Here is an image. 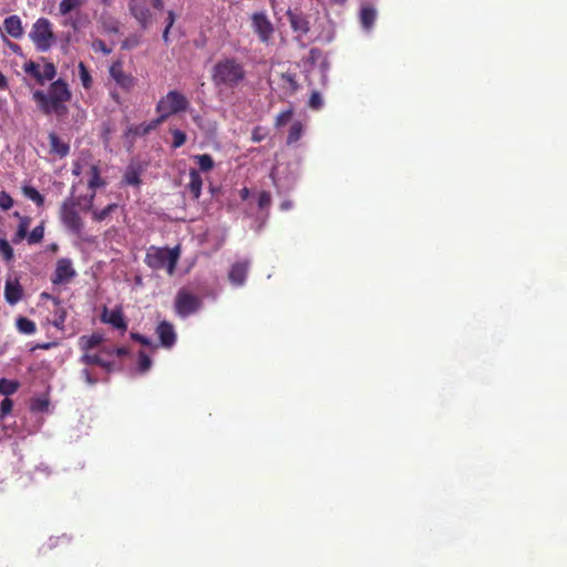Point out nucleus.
I'll use <instances>...</instances> for the list:
<instances>
[{
  "mask_svg": "<svg viewBox=\"0 0 567 567\" xmlns=\"http://www.w3.org/2000/svg\"><path fill=\"white\" fill-rule=\"evenodd\" d=\"M81 377L90 385H93L97 382V380L92 377L91 372L87 369H83L81 371Z\"/></svg>",
  "mask_w": 567,
  "mask_h": 567,
  "instance_id": "nucleus-50",
  "label": "nucleus"
},
{
  "mask_svg": "<svg viewBox=\"0 0 567 567\" xmlns=\"http://www.w3.org/2000/svg\"><path fill=\"white\" fill-rule=\"evenodd\" d=\"M131 338L143 346H151V340L138 332H132Z\"/></svg>",
  "mask_w": 567,
  "mask_h": 567,
  "instance_id": "nucleus-48",
  "label": "nucleus"
},
{
  "mask_svg": "<svg viewBox=\"0 0 567 567\" xmlns=\"http://www.w3.org/2000/svg\"><path fill=\"white\" fill-rule=\"evenodd\" d=\"M74 200H65L60 209V218L62 224L72 233L80 234L83 230V221L75 209Z\"/></svg>",
  "mask_w": 567,
  "mask_h": 567,
  "instance_id": "nucleus-6",
  "label": "nucleus"
},
{
  "mask_svg": "<svg viewBox=\"0 0 567 567\" xmlns=\"http://www.w3.org/2000/svg\"><path fill=\"white\" fill-rule=\"evenodd\" d=\"M287 17L295 32H299L300 34H307L309 32V21L302 13L288 10Z\"/></svg>",
  "mask_w": 567,
  "mask_h": 567,
  "instance_id": "nucleus-16",
  "label": "nucleus"
},
{
  "mask_svg": "<svg viewBox=\"0 0 567 567\" xmlns=\"http://www.w3.org/2000/svg\"><path fill=\"white\" fill-rule=\"evenodd\" d=\"M360 23L364 30H370L377 20V10L371 4H363L360 9Z\"/></svg>",
  "mask_w": 567,
  "mask_h": 567,
  "instance_id": "nucleus-18",
  "label": "nucleus"
},
{
  "mask_svg": "<svg viewBox=\"0 0 567 567\" xmlns=\"http://www.w3.org/2000/svg\"><path fill=\"white\" fill-rule=\"evenodd\" d=\"M158 125L157 118L152 120L148 123H141L137 125H131L124 132L125 137H135V136H144L154 131Z\"/></svg>",
  "mask_w": 567,
  "mask_h": 567,
  "instance_id": "nucleus-14",
  "label": "nucleus"
},
{
  "mask_svg": "<svg viewBox=\"0 0 567 567\" xmlns=\"http://www.w3.org/2000/svg\"><path fill=\"white\" fill-rule=\"evenodd\" d=\"M13 206V199L7 192H0V207L9 210Z\"/></svg>",
  "mask_w": 567,
  "mask_h": 567,
  "instance_id": "nucleus-44",
  "label": "nucleus"
},
{
  "mask_svg": "<svg viewBox=\"0 0 567 567\" xmlns=\"http://www.w3.org/2000/svg\"><path fill=\"white\" fill-rule=\"evenodd\" d=\"M50 249H51L52 251H56V250H58V245H56V244H52V245L50 246Z\"/></svg>",
  "mask_w": 567,
  "mask_h": 567,
  "instance_id": "nucleus-63",
  "label": "nucleus"
},
{
  "mask_svg": "<svg viewBox=\"0 0 567 567\" xmlns=\"http://www.w3.org/2000/svg\"><path fill=\"white\" fill-rule=\"evenodd\" d=\"M55 346H56V342L38 343L33 347V350H37V349L49 350Z\"/></svg>",
  "mask_w": 567,
  "mask_h": 567,
  "instance_id": "nucleus-54",
  "label": "nucleus"
},
{
  "mask_svg": "<svg viewBox=\"0 0 567 567\" xmlns=\"http://www.w3.org/2000/svg\"><path fill=\"white\" fill-rule=\"evenodd\" d=\"M309 106L313 110H319L322 106V97L319 92L315 91L311 93Z\"/></svg>",
  "mask_w": 567,
  "mask_h": 567,
  "instance_id": "nucleus-45",
  "label": "nucleus"
},
{
  "mask_svg": "<svg viewBox=\"0 0 567 567\" xmlns=\"http://www.w3.org/2000/svg\"><path fill=\"white\" fill-rule=\"evenodd\" d=\"M8 45L14 53H20L21 48L19 44L8 41Z\"/></svg>",
  "mask_w": 567,
  "mask_h": 567,
  "instance_id": "nucleus-58",
  "label": "nucleus"
},
{
  "mask_svg": "<svg viewBox=\"0 0 567 567\" xmlns=\"http://www.w3.org/2000/svg\"><path fill=\"white\" fill-rule=\"evenodd\" d=\"M71 96L69 85L61 79L51 83L48 94L39 90L33 93V100L41 112L45 115L55 114L58 117H64L68 114L65 103L71 100Z\"/></svg>",
  "mask_w": 567,
  "mask_h": 567,
  "instance_id": "nucleus-2",
  "label": "nucleus"
},
{
  "mask_svg": "<svg viewBox=\"0 0 567 567\" xmlns=\"http://www.w3.org/2000/svg\"><path fill=\"white\" fill-rule=\"evenodd\" d=\"M102 320L104 322L110 323L114 328L123 330V331H125L127 328V324L125 322V319H124L121 310H113L109 315L105 311L102 316Z\"/></svg>",
  "mask_w": 567,
  "mask_h": 567,
  "instance_id": "nucleus-20",
  "label": "nucleus"
},
{
  "mask_svg": "<svg viewBox=\"0 0 567 567\" xmlns=\"http://www.w3.org/2000/svg\"><path fill=\"white\" fill-rule=\"evenodd\" d=\"M102 340L100 334L82 336L80 338V346L82 350L87 351L97 347Z\"/></svg>",
  "mask_w": 567,
  "mask_h": 567,
  "instance_id": "nucleus-24",
  "label": "nucleus"
},
{
  "mask_svg": "<svg viewBox=\"0 0 567 567\" xmlns=\"http://www.w3.org/2000/svg\"><path fill=\"white\" fill-rule=\"evenodd\" d=\"M117 208L116 204H110L105 208L101 210H93V218L96 221H103L105 220L112 212H114Z\"/></svg>",
  "mask_w": 567,
  "mask_h": 567,
  "instance_id": "nucleus-38",
  "label": "nucleus"
},
{
  "mask_svg": "<svg viewBox=\"0 0 567 567\" xmlns=\"http://www.w3.org/2000/svg\"><path fill=\"white\" fill-rule=\"evenodd\" d=\"M203 179L198 171L192 168L189 171L188 189L194 199H198L202 195Z\"/></svg>",
  "mask_w": 567,
  "mask_h": 567,
  "instance_id": "nucleus-21",
  "label": "nucleus"
},
{
  "mask_svg": "<svg viewBox=\"0 0 567 567\" xmlns=\"http://www.w3.org/2000/svg\"><path fill=\"white\" fill-rule=\"evenodd\" d=\"M93 48H94V50L102 51L105 54H109L111 52V50L107 49V47L103 40H95L93 42Z\"/></svg>",
  "mask_w": 567,
  "mask_h": 567,
  "instance_id": "nucleus-52",
  "label": "nucleus"
},
{
  "mask_svg": "<svg viewBox=\"0 0 567 567\" xmlns=\"http://www.w3.org/2000/svg\"><path fill=\"white\" fill-rule=\"evenodd\" d=\"M128 9L143 29H147L153 23V14L143 1L130 0Z\"/></svg>",
  "mask_w": 567,
  "mask_h": 567,
  "instance_id": "nucleus-10",
  "label": "nucleus"
},
{
  "mask_svg": "<svg viewBox=\"0 0 567 567\" xmlns=\"http://www.w3.org/2000/svg\"><path fill=\"white\" fill-rule=\"evenodd\" d=\"M76 276L72 261L69 258H61L56 261L55 270L51 281L53 285H62L70 282Z\"/></svg>",
  "mask_w": 567,
  "mask_h": 567,
  "instance_id": "nucleus-8",
  "label": "nucleus"
},
{
  "mask_svg": "<svg viewBox=\"0 0 567 567\" xmlns=\"http://www.w3.org/2000/svg\"><path fill=\"white\" fill-rule=\"evenodd\" d=\"M179 259V247H155L151 246L145 255V264L154 269H166L168 275H173Z\"/></svg>",
  "mask_w": 567,
  "mask_h": 567,
  "instance_id": "nucleus-3",
  "label": "nucleus"
},
{
  "mask_svg": "<svg viewBox=\"0 0 567 567\" xmlns=\"http://www.w3.org/2000/svg\"><path fill=\"white\" fill-rule=\"evenodd\" d=\"M29 37L40 52L49 51L55 42L52 23L47 18H40L33 23Z\"/></svg>",
  "mask_w": 567,
  "mask_h": 567,
  "instance_id": "nucleus-5",
  "label": "nucleus"
},
{
  "mask_svg": "<svg viewBox=\"0 0 567 567\" xmlns=\"http://www.w3.org/2000/svg\"><path fill=\"white\" fill-rule=\"evenodd\" d=\"M24 71H25L28 74H30V75H32L33 78H35V79H37V81H38V80H40V72H41V71H40V66H39V64H37L35 62L30 61V62L25 63V64H24Z\"/></svg>",
  "mask_w": 567,
  "mask_h": 567,
  "instance_id": "nucleus-43",
  "label": "nucleus"
},
{
  "mask_svg": "<svg viewBox=\"0 0 567 567\" xmlns=\"http://www.w3.org/2000/svg\"><path fill=\"white\" fill-rule=\"evenodd\" d=\"M28 237V231L23 230V228H18L14 236L12 237V243L13 244H19L21 243L23 239H25Z\"/></svg>",
  "mask_w": 567,
  "mask_h": 567,
  "instance_id": "nucleus-49",
  "label": "nucleus"
},
{
  "mask_svg": "<svg viewBox=\"0 0 567 567\" xmlns=\"http://www.w3.org/2000/svg\"><path fill=\"white\" fill-rule=\"evenodd\" d=\"M110 74L112 79L116 82V84L125 91H130L135 85V78L123 71L121 62H115L111 65Z\"/></svg>",
  "mask_w": 567,
  "mask_h": 567,
  "instance_id": "nucleus-11",
  "label": "nucleus"
},
{
  "mask_svg": "<svg viewBox=\"0 0 567 567\" xmlns=\"http://www.w3.org/2000/svg\"><path fill=\"white\" fill-rule=\"evenodd\" d=\"M254 31L257 33L262 43H268L272 33L274 27L268 17L264 12H256L251 16Z\"/></svg>",
  "mask_w": 567,
  "mask_h": 567,
  "instance_id": "nucleus-9",
  "label": "nucleus"
},
{
  "mask_svg": "<svg viewBox=\"0 0 567 567\" xmlns=\"http://www.w3.org/2000/svg\"><path fill=\"white\" fill-rule=\"evenodd\" d=\"M91 177L89 179V187L95 190L99 187H102L105 183L101 178L100 168L96 165H92L90 169Z\"/></svg>",
  "mask_w": 567,
  "mask_h": 567,
  "instance_id": "nucleus-29",
  "label": "nucleus"
},
{
  "mask_svg": "<svg viewBox=\"0 0 567 567\" xmlns=\"http://www.w3.org/2000/svg\"><path fill=\"white\" fill-rule=\"evenodd\" d=\"M79 76L84 89H90L92 86V76L83 62L79 63Z\"/></svg>",
  "mask_w": 567,
  "mask_h": 567,
  "instance_id": "nucleus-34",
  "label": "nucleus"
},
{
  "mask_svg": "<svg viewBox=\"0 0 567 567\" xmlns=\"http://www.w3.org/2000/svg\"><path fill=\"white\" fill-rule=\"evenodd\" d=\"M44 237V224L41 223L37 227L32 229L30 234H28L27 240L30 245L39 244L43 240Z\"/></svg>",
  "mask_w": 567,
  "mask_h": 567,
  "instance_id": "nucleus-30",
  "label": "nucleus"
},
{
  "mask_svg": "<svg viewBox=\"0 0 567 567\" xmlns=\"http://www.w3.org/2000/svg\"><path fill=\"white\" fill-rule=\"evenodd\" d=\"M50 151L60 157H65L70 152L69 144L62 142L55 133L49 134Z\"/></svg>",
  "mask_w": 567,
  "mask_h": 567,
  "instance_id": "nucleus-19",
  "label": "nucleus"
},
{
  "mask_svg": "<svg viewBox=\"0 0 567 567\" xmlns=\"http://www.w3.org/2000/svg\"><path fill=\"white\" fill-rule=\"evenodd\" d=\"M123 182L127 185L140 186L142 181L136 168L130 167L124 174Z\"/></svg>",
  "mask_w": 567,
  "mask_h": 567,
  "instance_id": "nucleus-31",
  "label": "nucleus"
},
{
  "mask_svg": "<svg viewBox=\"0 0 567 567\" xmlns=\"http://www.w3.org/2000/svg\"><path fill=\"white\" fill-rule=\"evenodd\" d=\"M16 326L19 332L23 334H33L37 330L35 323L27 317H18Z\"/></svg>",
  "mask_w": 567,
  "mask_h": 567,
  "instance_id": "nucleus-23",
  "label": "nucleus"
},
{
  "mask_svg": "<svg viewBox=\"0 0 567 567\" xmlns=\"http://www.w3.org/2000/svg\"><path fill=\"white\" fill-rule=\"evenodd\" d=\"M107 371H110L112 369V363L110 362H106V367H104Z\"/></svg>",
  "mask_w": 567,
  "mask_h": 567,
  "instance_id": "nucleus-64",
  "label": "nucleus"
},
{
  "mask_svg": "<svg viewBox=\"0 0 567 567\" xmlns=\"http://www.w3.org/2000/svg\"><path fill=\"white\" fill-rule=\"evenodd\" d=\"M302 132H303V125L301 124V122H299V121L293 122L289 128V133L287 136V144L291 145V144L297 143L301 138Z\"/></svg>",
  "mask_w": 567,
  "mask_h": 567,
  "instance_id": "nucleus-25",
  "label": "nucleus"
},
{
  "mask_svg": "<svg viewBox=\"0 0 567 567\" xmlns=\"http://www.w3.org/2000/svg\"><path fill=\"white\" fill-rule=\"evenodd\" d=\"M19 383L16 381L0 379V393L3 395H11L17 392Z\"/></svg>",
  "mask_w": 567,
  "mask_h": 567,
  "instance_id": "nucleus-33",
  "label": "nucleus"
},
{
  "mask_svg": "<svg viewBox=\"0 0 567 567\" xmlns=\"http://www.w3.org/2000/svg\"><path fill=\"white\" fill-rule=\"evenodd\" d=\"M22 193L27 198L31 199L37 206L41 207L44 205L43 195H41L39 190L35 189L34 187L25 185L22 187Z\"/></svg>",
  "mask_w": 567,
  "mask_h": 567,
  "instance_id": "nucleus-26",
  "label": "nucleus"
},
{
  "mask_svg": "<svg viewBox=\"0 0 567 567\" xmlns=\"http://www.w3.org/2000/svg\"><path fill=\"white\" fill-rule=\"evenodd\" d=\"M210 79L216 90H236L247 80L244 62L236 56H223L212 68Z\"/></svg>",
  "mask_w": 567,
  "mask_h": 567,
  "instance_id": "nucleus-1",
  "label": "nucleus"
},
{
  "mask_svg": "<svg viewBox=\"0 0 567 567\" xmlns=\"http://www.w3.org/2000/svg\"><path fill=\"white\" fill-rule=\"evenodd\" d=\"M12 408H13L12 400H10L9 398L3 399L0 404V416L3 417L6 415H8L12 411Z\"/></svg>",
  "mask_w": 567,
  "mask_h": 567,
  "instance_id": "nucleus-46",
  "label": "nucleus"
},
{
  "mask_svg": "<svg viewBox=\"0 0 567 567\" xmlns=\"http://www.w3.org/2000/svg\"><path fill=\"white\" fill-rule=\"evenodd\" d=\"M280 80H281L282 90L287 94L291 95L298 91L299 84L297 82L295 73H290V72L281 73Z\"/></svg>",
  "mask_w": 567,
  "mask_h": 567,
  "instance_id": "nucleus-22",
  "label": "nucleus"
},
{
  "mask_svg": "<svg viewBox=\"0 0 567 567\" xmlns=\"http://www.w3.org/2000/svg\"><path fill=\"white\" fill-rule=\"evenodd\" d=\"M248 270H249V261L248 260L235 262L228 272V278H229L230 282L235 286H243L246 281Z\"/></svg>",
  "mask_w": 567,
  "mask_h": 567,
  "instance_id": "nucleus-13",
  "label": "nucleus"
},
{
  "mask_svg": "<svg viewBox=\"0 0 567 567\" xmlns=\"http://www.w3.org/2000/svg\"><path fill=\"white\" fill-rule=\"evenodd\" d=\"M152 365L151 358L143 351L138 354V370L144 373L146 372Z\"/></svg>",
  "mask_w": 567,
  "mask_h": 567,
  "instance_id": "nucleus-41",
  "label": "nucleus"
},
{
  "mask_svg": "<svg viewBox=\"0 0 567 567\" xmlns=\"http://www.w3.org/2000/svg\"><path fill=\"white\" fill-rule=\"evenodd\" d=\"M169 31H171V29H167V28H165L164 31H163V40H164L165 43L169 42V37H168L169 35Z\"/></svg>",
  "mask_w": 567,
  "mask_h": 567,
  "instance_id": "nucleus-60",
  "label": "nucleus"
},
{
  "mask_svg": "<svg viewBox=\"0 0 567 567\" xmlns=\"http://www.w3.org/2000/svg\"><path fill=\"white\" fill-rule=\"evenodd\" d=\"M292 117V109H288L286 111L280 112L275 121V125L277 127H281L286 125Z\"/></svg>",
  "mask_w": 567,
  "mask_h": 567,
  "instance_id": "nucleus-39",
  "label": "nucleus"
},
{
  "mask_svg": "<svg viewBox=\"0 0 567 567\" xmlns=\"http://www.w3.org/2000/svg\"><path fill=\"white\" fill-rule=\"evenodd\" d=\"M31 217L29 216H19V225L18 228H23V230L28 231L31 225Z\"/></svg>",
  "mask_w": 567,
  "mask_h": 567,
  "instance_id": "nucleus-51",
  "label": "nucleus"
},
{
  "mask_svg": "<svg viewBox=\"0 0 567 567\" xmlns=\"http://www.w3.org/2000/svg\"><path fill=\"white\" fill-rule=\"evenodd\" d=\"M84 0H61L59 3V12L61 16H66L71 11L82 7Z\"/></svg>",
  "mask_w": 567,
  "mask_h": 567,
  "instance_id": "nucleus-28",
  "label": "nucleus"
},
{
  "mask_svg": "<svg viewBox=\"0 0 567 567\" xmlns=\"http://www.w3.org/2000/svg\"><path fill=\"white\" fill-rule=\"evenodd\" d=\"M8 85L6 76L0 72V89H6Z\"/></svg>",
  "mask_w": 567,
  "mask_h": 567,
  "instance_id": "nucleus-59",
  "label": "nucleus"
},
{
  "mask_svg": "<svg viewBox=\"0 0 567 567\" xmlns=\"http://www.w3.org/2000/svg\"><path fill=\"white\" fill-rule=\"evenodd\" d=\"M48 405H49V403H48L47 401H41V402H39V409H40V410H44V409H47V408H48Z\"/></svg>",
  "mask_w": 567,
  "mask_h": 567,
  "instance_id": "nucleus-61",
  "label": "nucleus"
},
{
  "mask_svg": "<svg viewBox=\"0 0 567 567\" xmlns=\"http://www.w3.org/2000/svg\"><path fill=\"white\" fill-rule=\"evenodd\" d=\"M56 74V70L53 63L48 62L44 64L43 70L40 72V80L38 82L42 83L43 80L51 81L54 79Z\"/></svg>",
  "mask_w": 567,
  "mask_h": 567,
  "instance_id": "nucleus-36",
  "label": "nucleus"
},
{
  "mask_svg": "<svg viewBox=\"0 0 567 567\" xmlns=\"http://www.w3.org/2000/svg\"><path fill=\"white\" fill-rule=\"evenodd\" d=\"M175 21H176V13L173 10H168L167 16H166V27L165 28L172 29Z\"/></svg>",
  "mask_w": 567,
  "mask_h": 567,
  "instance_id": "nucleus-53",
  "label": "nucleus"
},
{
  "mask_svg": "<svg viewBox=\"0 0 567 567\" xmlns=\"http://www.w3.org/2000/svg\"><path fill=\"white\" fill-rule=\"evenodd\" d=\"M194 159L198 164L199 169L205 173L210 172L215 166L214 159L209 154L195 155Z\"/></svg>",
  "mask_w": 567,
  "mask_h": 567,
  "instance_id": "nucleus-27",
  "label": "nucleus"
},
{
  "mask_svg": "<svg viewBox=\"0 0 567 567\" xmlns=\"http://www.w3.org/2000/svg\"><path fill=\"white\" fill-rule=\"evenodd\" d=\"M80 361L84 364L106 367V362L99 354L84 353Z\"/></svg>",
  "mask_w": 567,
  "mask_h": 567,
  "instance_id": "nucleus-37",
  "label": "nucleus"
},
{
  "mask_svg": "<svg viewBox=\"0 0 567 567\" xmlns=\"http://www.w3.org/2000/svg\"><path fill=\"white\" fill-rule=\"evenodd\" d=\"M23 296V289L20 282L16 280H7L4 286V298L8 303L16 305L21 300Z\"/></svg>",
  "mask_w": 567,
  "mask_h": 567,
  "instance_id": "nucleus-15",
  "label": "nucleus"
},
{
  "mask_svg": "<svg viewBox=\"0 0 567 567\" xmlns=\"http://www.w3.org/2000/svg\"><path fill=\"white\" fill-rule=\"evenodd\" d=\"M266 137V132L261 126H256L251 133V141L254 143H259Z\"/></svg>",
  "mask_w": 567,
  "mask_h": 567,
  "instance_id": "nucleus-47",
  "label": "nucleus"
},
{
  "mask_svg": "<svg viewBox=\"0 0 567 567\" xmlns=\"http://www.w3.org/2000/svg\"><path fill=\"white\" fill-rule=\"evenodd\" d=\"M150 2L156 10H162L164 8V0H150Z\"/></svg>",
  "mask_w": 567,
  "mask_h": 567,
  "instance_id": "nucleus-57",
  "label": "nucleus"
},
{
  "mask_svg": "<svg viewBox=\"0 0 567 567\" xmlns=\"http://www.w3.org/2000/svg\"><path fill=\"white\" fill-rule=\"evenodd\" d=\"M156 334L164 348H172L176 342L174 326L168 321H161L156 327Z\"/></svg>",
  "mask_w": 567,
  "mask_h": 567,
  "instance_id": "nucleus-12",
  "label": "nucleus"
},
{
  "mask_svg": "<svg viewBox=\"0 0 567 567\" xmlns=\"http://www.w3.org/2000/svg\"><path fill=\"white\" fill-rule=\"evenodd\" d=\"M188 107L187 97L176 90H171L156 103L157 122L163 124L168 117L185 112Z\"/></svg>",
  "mask_w": 567,
  "mask_h": 567,
  "instance_id": "nucleus-4",
  "label": "nucleus"
},
{
  "mask_svg": "<svg viewBox=\"0 0 567 567\" xmlns=\"http://www.w3.org/2000/svg\"><path fill=\"white\" fill-rule=\"evenodd\" d=\"M271 205V195L267 190H262L258 195V208L264 210L269 208Z\"/></svg>",
  "mask_w": 567,
  "mask_h": 567,
  "instance_id": "nucleus-40",
  "label": "nucleus"
},
{
  "mask_svg": "<svg viewBox=\"0 0 567 567\" xmlns=\"http://www.w3.org/2000/svg\"><path fill=\"white\" fill-rule=\"evenodd\" d=\"M3 28L6 32L14 39L23 35V27L21 19L18 16H10L4 19Z\"/></svg>",
  "mask_w": 567,
  "mask_h": 567,
  "instance_id": "nucleus-17",
  "label": "nucleus"
},
{
  "mask_svg": "<svg viewBox=\"0 0 567 567\" xmlns=\"http://www.w3.org/2000/svg\"><path fill=\"white\" fill-rule=\"evenodd\" d=\"M0 255L7 262L12 261L14 258L13 249L4 238H0Z\"/></svg>",
  "mask_w": 567,
  "mask_h": 567,
  "instance_id": "nucleus-35",
  "label": "nucleus"
},
{
  "mask_svg": "<svg viewBox=\"0 0 567 567\" xmlns=\"http://www.w3.org/2000/svg\"><path fill=\"white\" fill-rule=\"evenodd\" d=\"M169 133L173 137V143H172L173 148H179L181 146H183L186 143L187 136H186L185 132H183L178 128H169Z\"/></svg>",
  "mask_w": 567,
  "mask_h": 567,
  "instance_id": "nucleus-32",
  "label": "nucleus"
},
{
  "mask_svg": "<svg viewBox=\"0 0 567 567\" xmlns=\"http://www.w3.org/2000/svg\"><path fill=\"white\" fill-rule=\"evenodd\" d=\"M65 318H66V312L63 308H60L56 312H55V318L54 320L52 321V324L62 330L63 327H64V321H65Z\"/></svg>",
  "mask_w": 567,
  "mask_h": 567,
  "instance_id": "nucleus-42",
  "label": "nucleus"
},
{
  "mask_svg": "<svg viewBox=\"0 0 567 567\" xmlns=\"http://www.w3.org/2000/svg\"><path fill=\"white\" fill-rule=\"evenodd\" d=\"M249 195H250V190H249V188H247V187H243V188L239 190V197H240V199H241V200H247V199H248V197H249Z\"/></svg>",
  "mask_w": 567,
  "mask_h": 567,
  "instance_id": "nucleus-56",
  "label": "nucleus"
},
{
  "mask_svg": "<svg viewBox=\"0 0 567 567\" xmlns=\"http://www.w3.org/2000/svg\"><path fill=\"white\" fill-rule=\"evenodd\" d=\"M200 307V299L186 291L185 289H181L175 298V311L179 317H188L189 315L197 311Z\"/></svg>",
  "mask_w": 567,
  "mask_h": 567,
  "instance_id": "nucleus-7",
  "label": "nucleus"
},
{
  "mask_svg": "<svg viewBox=\"0 0 567 567\" xmlns=\"http://www.w3.org/2000/svg\"><path fill=\"white\" fill-rule=\"evenodd\" d=\"M117 357H125L128 354V349L125 347H118L113 350Z\"/></svg>",
  "mask_w": 567,
  "mask_h": 567,
  "instance_id": "nucleus-55",
  "label": "nucleus"
},
{
  "mask_svg": "<svg viewBox=\"0 0 567 567\" xmlns=\"http://www.w3.org/2000/svg\"><path fill=\"white\" fill-rule=\"evenodd\" d=\"M289 207H290V204H289V203H286V202H285V203H282V204H281V208H282V209H288Z\"/></svg>",
  "mask_w": 567,
  "mask_h": 567,
  "instance_id": "nucleus-62",
  "label": "nucleus"
}]
</instances>
